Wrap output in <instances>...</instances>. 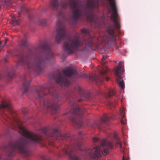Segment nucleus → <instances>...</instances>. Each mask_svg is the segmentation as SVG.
<instances>
[{"mask_svg":"<svg viewBox=\"0 0 160 160\" xmlns=\"http://www.w3.org/2000/svg\"><path fill=\"white\" fill-rule=\"evenodd\" d=\"M0 116L2 120L6 122L5 124L13 130L19 129L20 133L25 138L24 139L11 142L7 146L4 147L6 153L0 155V160H11V158L15 155L17 151L26 156L30 155L31 152L27 148L28 145L39 142L43 140L42 137L21 126L22 122L17 118L11 104H0Z\"/></svg>","mask_w":160,"mask_h":160,"instance_id":"obj_1","label":"nucleus"},{"mask_svg":"<svg viewBox=\"0 0 160 160\" xmlns=\"http://www.w3.org/2000/svg\"><path fill=\"white\" fill-rule=\"evenodd\" d=\"M99 6V0H67L59 5L58 0H51L50 8L58 11L70 8L72 10V18L76 22L81 17L85 16L91 22L96 23L98 19L95 14Z\"/></svg>","mask_w":160,"mask_h":160,"instance_id":"obj_2","label":"nucleus"},{"mask_svg":"<svg viewBox=\"0 0 160 160\" xmlns=\"http://www.w3.org/2000/svg\"><path fill=\"white\" fill-rule=\"evenodd\" d=\"M37 52L33 61L28 56H26L23 52L18 55V64L26 65L28 69L35 71L38 73L42 72L48 61L53 58V54L51 50V46L47 42L45 41L39 45L36 48Z\"/></svg>","mask_w":160,"mask_h":160,"instance_id":"obj_3","label":"nucleus"},{"mask_svg":"<svg viewBox=\"0 0 160 160\" xmlns=\"http://www.w3.org/2000/svg\"><path fill=\"white\" fill-rule=\"evenodd\" d=\"M40 131L42 133L48 137H52L56 140L71 139L69 146L68 147L64 146L62 148V151L65 154L69 156L71 160H80L79 158L73 155V153L74 151L78 150L81 151H82L81 147V144L80 141L76 137L74 136L72 138H70L69 133H66L64 135H62L58 128L49 130L46 128H42L40 129Z\"/></svg>","mask_w":160,"mask_h":160,"instance_id":"obj_4","label":"nucleus"},{"mask_svg":"<svg viewBox=\"0 0 160 160\" xmlns=\"http://www.w3.org/2000/svg\"><path fill=\"white\" fill-rule=\"evenodd\" d=\"M53 88V85L52 84L49 88L48 87L47 85L46 84L38 86L35 87V94L36 98L39 99H42V96L46 94L43 92L44 90H47L50 94H52V99L43 100V104L44 107L46 106L48 108H51L53 110L52 114H54L58 110L59 106L58 103L61 100V98L57 92L55 91L52 93V89H55Z\"/></svg>","mask_w":160,"mask_h":160,"instance_id":"obj_5","label":"nucleus"},{"mask_svg":"<svg viewBox=\"0 0 160 160\" xmlns=\"http://www.w3.org/2000/svg\"><path fill=\"white\" fill-rule=\"evenodd\" d=\"M80 38V35L77 33L76 36L73 38L68 37V39L65 41L63 47L64 51L66 53L68 54L73 53L78 47L82 46L84 43H85L86 45L85 48L87 46L91 48L93 43V38L90 37L87 41L84 38L81 41Z\"/></svg>","mask_w":160,"mask_h":160,"instance_id":"obj_6","label":"nucleus"},{"mask_svg":"<svg viewBox=\"0 0 160 160\" xmlns=\"http://www.w3.org/2000/svg\"><path fill=\"white\" fill-rule=\"evenodd\" d=\"M101 146H96L92 150H88L86 152V154L92 158H98L101 156L108 154L109 150L112 149L113 147L111 143L108 140H102L101 142Z\"/></svg>","mask_w":160,"mask_h":160,"instance_id":"obj_7","label":"nucleus"},{"mask_svg":"<svg viewBox=\"0 0 160 160\" xmlns=\"http://www.w3.org/2000/svg\"><path fill=\"white\" fill-rule=\"evenodd\" d=\"M62 73L58 72L52 74V77L55 80H67L68 78H74L77 76L78 71L76 69L69 68L62 71Z\"/></svg>","mask_w":160,"mask_h":160,"instance_id":"obj_8","label":"nucleus"},{"mask_svg":"<svg viewBox=\"0 0 160 160\" xmlns=\"http://www.w3.org/2000/svg\"><path fill=\"white\" fill-rule=\"evenodd\" d=\"M84 110H82L78 107L71 109L70 112L72 115L70 118L73 125H76L80 128L82 125V117Z\"/></svg>","mask_w":160,"mask_h":160,"instance_id":"obj_9","label":"nucleus"},{"mask_svg":"<svg viewBox=\"0 0 160 160\" xmlns=\"http://www.w3.org/2000/svg\"><path fill=\"white\" fill-rule=\"evenodd\" d=\"M57 31L55 40L59 43L67 37V30L64 24L62 23L60 20L57 22L56 27Z\"/></svg>","mask_w":160,"mask_h":160,"instance_id":"obj_10","label":"nucleus"},{"mask_svg":"<svg viewBox=\"0 0 160 160\" xmlns=\"http://www.w3.org/2000/svg\"><path fill=\"white\" fill-rule=\"evenodd\" d=\"M109 5L112 10L111 16V18L114 23V27L115 29L119 30L120 28L119 22L120 18L118 13L117 8L115 4V0H108Z\"/></svg>","mask_w":160,"mask_h":160,"instance_id":"obj_11","label":"nucleus"},{"mask_svg":"<svg viewBox=\"0 0 160 160\" xmlns=\"http://www.w3.org/2000/svg\"><path fill=\"white\" fill-rule=\"evenodd\" d=\"M108 70L109 69L107 68L106 67H104L102 69L101 71L99 70L100 76H98L96 74L91 76L85 74L84 75V77L85 79H88V80H99L100 79V77L103 76V77L106 79V80H109L110 79V78L106 75L107 72Z\"/></svg>","mask_w":160,"mask_h":160,"instance_id":"obj_12","label":"nucleus"},{"mask_svg":"<svg viewBox=\"0 0 160 160\" xmlns=\"http://www.w3.org/2000/svg\"><path fill=\"white\" fill-rule=\"evenodd\" d=\"M124 71L123 66H122L121 62H119L118 66L115 67L114 70L116 80H124L126 79L123 74Z\"/></svg>","mask_w":160,"mask_h":160,"instance_id":"obj_13","label":"nucleus"},{"mask_svg":"<svg viewBox=\"0 0 160 160\" xmlns=\"http://www.w3.org/2000/svg\"><path fill=\"white\" fill-rule=\"evenodd\" d=\"M113 119L112 117L108 116L106 114H104L101 118L100 121L98 122H95L92 127L94 128L96 127L100 130H102V128L104 127V124H106L107 122L110 119Z\"/></svg>","mask_w":160,"mask_h":160,"instance_id":"obj_14","label":"nucleus"},{"mask_svg":"<svg viewBox=\"0 0 160 160\" xmlns=\"http://www.w3.org/2000/svg\"><path fill=\"white\" fill-rule=\"evenodd\" d=\"M75 92H78L80 96L82 98L85 97L87 98L91 99V95L90 93L86 92L79 85L76 86L75 87L73 90L71 91L70 93V96Z\"/></svg>","mask_w":160,"mask_h":160,"instance_id":"obj_15","label":"nucleus"},{"mask_svg":"<svg viewBox=\"0 0 160 160\" xmlns=\"http://www.w3.org/2000/svg\"><path fill=\"white\" fill-rule=\"evenodd\" d=\"M108 32L109 34L107 37L108 40L109 41L115 42L116 40V37L114 34V30L112 28H110L108 29Z\"/></svg>","mask_w":160,"mask_h":160,"instance_id":"obj_16","label":"nucleus"},{"mask_svg":"<svg viewBox=\"0 0 160 160\" xmlns=\"http://www.w3.org/2000/svg\"><path fill=\"white\" fill-rule=\"evenodd\" d=\"M30 81H24L22 86V93H27L29 88L30 87Z\"/></svg>","mask_w":160,"mask_h":160,"instance_id":"obj_17","label":"nucleus"},{"mask_svg":"<svg viewBox=\"0 0 160 160\" xmlns=\"http://www.w3.org/2000/svg\"><path fill=\"white\" fill-rule=\"evenodd\" d=\"M56 81V83H59L60 84L61 87L64 86L66 87H68L70 84L69 81Z\"/></svg>","mask_w":160,"mask_h":160,"instance_id":"obj_18","label":"nucleus"},{"mask_svg":"<svg viewBox=\"0 0 160 160\" xmlns=\"http://www.w3.org/2000/svg\"><path fill=\"white\" fill-rule=\"evenodd\" d=\"M115 94L114 90L110 89L107 93H103L105 97L107 98H110L113 96Z\"/></svg>","mask_w":160,"mask_h":160,"instance_id":"obj_19","label":"nucleus"},{"mask_svg":"<svg viewBox=\"0 0 160 160\" xmlns=\"http://www.w3.org/2000/svg\"><path fill=\"white\" fill-rule=\"evenodd\" d=\"M90 33V31L86 28H83L81 30V34L82 36H85L87 34H89Z\"/></svg>","mask_w":160,"mask_h":160,"instance_id":"obj_20","label":"nucleus"},{"mask_svg":"<svg viewBox=\"0 0 160 160\" xmlns=\"http://www.w3.org/2000/svg\"><path fill=\"white\" fill-rule=\"evenodd\" d=\"M37 23L41 25L44 26L46 25L47 21L45 19H42L39 20Z\"/></svg>","mask_w":160,"mask_h":160,"instance_id":"obj_21","label":"nucleus"},{"mask_svg":"<svg viewBox=\"0 0 160 160\" xmlns=\"http://www.w3.org/2000/svg\"><path fill=\"white\" fill-rule=\"evenodd\" d=\"M121 115H122V118L121 120V122L122 124L125 125L126 122V119L125 118V117L124 115V112L123 111H122Z\"/></svg>","mask_w":160,"mask_h":160,"instance_id":"obj_22","label":"nucleus"},{"mask_svg":"<svg viewBox=\"0 0 160 160\" xmlns=\"http://www.w3.org/2000/svg\"><path fill=\"white\" fill-rule=\"evenodd\" d=\"M118 83L119 84V86L121 87L122 89H123L125 88V85L124 81H118Z\"/></svg>","mask_w":160,"mask_h":160,"instance_id":"obj_23","label":"nucleus"},{"mask_svg":"<svg viewBox=\"0 0 160 160\" xmlns=\"http://www.w3.org/2000/svg\"><path fill=\"white\" fill-rule=\"evenodd\" d=\"M115 139L116 140V143L119 146V147L121 148H122V142L119 140V139L117 137H115Z\"/></svg>","mask_w":160,"mask_h":160,"instance_id":"obj_24","label":"nucleus"},{"mask_svg":"<svg viewBox=\"0 0 160 160\" xmlns=\"http://www.w3.org/2000/svg\"><path fill=\"white\" fill-rule=\"evenodd\" d=\"M11 0H5L4 3L8 7H10L11 6Z\"/></svg>","mask_w":160,"mask_h":160,"instance_id":"obj_25","label":"nucleus"},{"mask_svg":"<svg viewBox=\"0 0 160 160\" xmlns=\"http://www.w3.org/2000/svg\"><path fill=\"white\" fill-rule=\"evenodd\" d=\"M27 40L26 39L23 40L22 41L21 45L22 46H25L27 45Z\"/></svg>","mask_w":160,"mask_h":160,"instance_id":"obj_26","label":"nucleus"},{"mask_svg":"<svg viewBox=\"0 0 160 160\" xmlns=\"http://www.w3.org/2000/svg\"><path fill=\"white\" fill-rule=\"evenodd\" d=\"M13 24L14 25H18L19 24V21L18 20H13Z\"/></svg>","mask_w":160,"mask_h":160,"instance_id":"obj_27","label":"nucleus"},{"mask_svg":"<svg viewBox=\"0 0 160 160\" xmlns=\"http://www.w3.org/2000/svg\"><path fill=\"white\" fill-rule=\"evenodd\" d=\"M78 137L79 138L82 139L83 138V135L82 134L81 132H79L78 133Z\"/></svg>","mask_w":160,"mask_h":160,"instance_id":"obj_28","label":"nucleus"},{"mask_svg":"<svg viewBox=\"0 0 160 160\" xmlns=\"http://www.w3.org/2000/svg\"><path fill=\"white\" fill-rule=\"evenodd\" d=\"M75 102L73 100H71L69 102V103L70 105H72L74 104Z\"/></svg>","mask_w":160,"mask_h":160,"instance_id":"obj_29","label":"nucleus"},{"mask_svg":"<svg viewBox=\"0 0 160 160\" xmlns=\"http://www.w3.org/2000/svg\"><path fill=\"white\" fill-rule=\"evenodd\" d=\"M7 77L10 78H12V75H11V74L9 72H8L7 74Z\"/></svg>","mask_w":160,"mask_h":160,"instance_id":"obj_30","label":"nucleus"},{"mask_svg":"<svg viewBox=\"0 0 160 160\" xmlns=\"http://www.w3.org/2000/svg\"><path fill=\"white\" fill-rule=\"evenodd\" d=\"M108 55L103 56L102 58V60L103 61L104 59L105 58H108Z\"/></svg>","mask_w":160,"mask_h":160,"instance_id":"obj_31","label":"nucleus"},{"mask_svg":"<svg viewBox=\"0 0 160 160\" xmlns=\"http://www.w3.org/2000/svg\"><path fill=\"white\" fill-rule=\"evenodd\" d=\"M99 140V139H98L97 138H96V137H95V138H93V141H94V142H98V141Z\"/></svg>","mask_w":160,"mask_h":160,"instance_id":"obj_32","label":"nucleus"},{"mask_svg":"<svg viewBox=\"0 0 160 160\" xmlns=\"http://www.w3.org/2000/svg\"><path fill=\"white\" fill-rule=\"evenodd\" d=\"M84 99H78V101L79 102H80V101H81L84 100Z\"/></svg>","mask_w":160,"mask_h":160,"instance_id":"obj_33","label":"nucleus"},{"mask_svg":"<svg viewBox=\"0 0 160 160\" xmlns=\"http://www.w3.org/2000/svg\"><path fill=\"white\" fill-rule=\"evenodd\" d=\"M3 76L0 74V79H3Z\"/></svg>","mask_w":160,"mask_h":160,"instance_id":"obj_34","label":"nucleus"},{"mask_svg":"<svg viewBox=\"0 0 160 160\" xmlns=\"http://www.w3.org/2000/svg\"><path fill=\"white\" fill-rule=\"evenodd\" d=\"M50 144L51 145H54V143H53V142H50Z\"/></svg>","mask_w":160,"mask_h":160,"instance_id":"obj_35","label":"nucleus"},{"mask_svg":"<svg viewBox=\"0 0 160 160\" xmlns=\"http://www.w3.org/2000/svg\"><path fill=\"white\" fill-rule=\"evenodd\" d=\"M8 41V39H6L5 41V44Z\"/></svg>","mask_w":160,"mask_h":160,"instance_id":"obj_36","label":"nucleus"},{"mask_svg":"<svg viewBox=\"0 0 160 160\" xmlns=\"http://www.w3.org/2000/svg\"><path fill=\"white\" fill-rule=\"evenodd\" d=\"M105 64V62H103V64H103V65H104Z\"/></svg>","mask_w":160,"mask_h":160,"instance_id":"obj_37","label":"nucleus"},{"mask_svg":"<svg viewBox=\"0 0 160 160\" xmlns=\"http://www.w3.org/2000/svg\"><path fill=\"white\" fill-rule=\"evenodd\" d=\"M97 40H98V41L99 40V38H98Z\"/></svg>","mask_w":160,"mask_h":160,"instance_id":"obj_38","label":"nucleus"},{"mask_svg":"<svg viewBox=\"0 0 160 160\" xmlns=\"http://www.w3.org/2000/svg\"><path fill=\"white\" fill-rule=\"evenodd\" d=\"M122 160H124V158H123Z\"/></svg>","mask_w":160,"mask_h":160,"instance_id":"obj_39","label":"nucleus"}]
</instances>
